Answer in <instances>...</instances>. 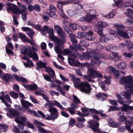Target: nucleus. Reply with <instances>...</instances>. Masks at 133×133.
<instances>
[{
    "label": "nucleus",
    "mask_w": 133,
    "mask_h": 133,
    "mask_svg": "<svg viewBox=\"0 0 133 133\" xmlns=\"http://www.w3.org/2000/svg\"><path fill=\"white\" fill-rule=\"evenodd\" d=\"M69 77L72 78V81L74 82L75 87L77 89H80V91L87 94H89L92 90L91 85L87 82H82L81 83L78 82L80 81L79 78H75L76 75L70 74H69Z\"/></svg>",
    "instance_id": "f257e3e1"
},
{
    "label": "nucleus",
    "mask_w": 133,
    "mask_h": 133,
    "mask_svg": "<svg viewBox=\"0 0 133 133\" xmlns=\"http://www.w3.org/2000/svg\"><path fill=\"white\" fill-rule=\"evenodd\" d=\"M88 72L89 75H84L83 77L89 82L95 83L94 80L91 79V77L93 78L98 77L102 78L103 77V75L100 71H97L93 68H88Z\"/></svg>",
    "instance_id": "f03ea898"
},
{
    "label": "nucleus",
    "mask_w": 133,
    "mask_h": 133,
    "mask_svg": "<svg viewBox=\"0 0 133 133\" xmlns=\"http://www.w3.org/2000/svg\"><path fill=\"white\" fill-rule=\"evenodd\" d=\"M14 106L15 109L7 108H4L5 110L9 112V113H7L6 114L7 116L10 118H13L14 116L18 115L19 114L18 111L23 113L25 111V109L20 105L15 104L14 105Z\"/></svg>",
    "instance_id": "7ed1b4c3"
},
{
    "label": "nucleus",
    "mask_w": 133,
    "mask_h": 133,
    "mask_svg": "<svg viewBox=\"0 0 133 133\" xmlns=\"http://www.w3.org/2000/svg\"><path fill=\"white\" fill-rule=\"evenodd\" d=\"M95 11L94 9L90 10L89 15H87L85 16L81 17L79 21L81 22L84 21L87 23L91 22L92 19L96 18Z\"/></svg>",
    "instance_id": "20e7f679"
},
{
    "label": "nucleus",
    "mask_w": 133,
    "mask_h": 133,
    "mask_svg": "<svg viewBox=\"0 0 133 133\" xmlns=\"http://www.w3.org/2000/svg\"><path fill=\"white\" fill-rule=\"evenodd\" d=\"M91 53L93 55L94 60L91 59V64L93 65H96L97 66H99L101 63L100 58L101 57L99 53L97 50H94L91 52Z\"/></svg>",
    "instance_id": "39448f33"
},
{
    "label": "nucleus",
    "mask_w": 133,
    "mask_h": 133,
    "mask_svg": "<svg viewBox=\"0 0 133 133\" xmlns=\"http://www.w3.org/2000/svg\"><path fill=\"white\" fill-rule=\"evenodd\" d=\"M66 33L59 26V46L64 47L63 44L66 42Z\"/></svg>",
    "instance_id": "423d86ee"
},
{
    "label": "nucleus",
    "mask_w": 133,
    "mask_h": 133,
    "mask_svg": "<svg viewBox=\"0 0 133 133\" xmlns=\"http://www.w3.org/2000/svg\"><path fill=\"white\" fill-rule=\"evenodd\" d=\"M22 53L27 55L30 58H32L36 61L38 60V57L37 54L35 52H32L30 49L27 48H24L22 51Z\"/></svg>",
    "instance_id": "0eeeda50"
},
{
    "label": "nucleus",
    "mask_w": 133,
    "mask_h": 133,
    "mask_svg": "<svg viewBox=\"0 0 133 133\" xmlns=\"http://www.w3.org/2000/svg\"><path fill=\"white\" fill-rule=\"evenodd\" d=\"M68 62L69 65L71 66L75 67H81L83 65V64L81 63L77 59H74L71 57H68Z\"/></svg>",
    "instance_id": "6e6552de"
},
{
    "label": "nucleus",
    "mask_w": 133,
    "mask_h": 133,
    "mask_svg": "<svg viewBox=\"0 0 133 133\" xmlns=\"http://www.w3.org/2000/svg\"><path fill=\"white\" fill-rule=\"evenodd\" d=\"M7 5L8 7L7 8L8 11L10 10L14 14H17L19 12V10L16 5L9 3H8Z\"/></svg>",
    "instance_id": "1a4fd4ad"
},
{
    "label": "nucleus",
    "mask_w": 133,
    "mask_h": 133,
    "mask_svg": "<svg viewBox=\"0 0 133 133\" xmlns=\"http://www.w3.org/2000/svg\"><path fill=\"white\" fill-rule=\"evenodd\" d=\"M49 37L55 42V47L54 49L56 52L57 54L58 58L57 59L58 60V38L54 35H49Z\"/></svg>",
    "instance_id": "9d476101"
},
{
    "label": "nucleus",
    "mask_w": 133,
    "mask_h": 133,
    "mask_svg": "<svg viewBox=\"0 0 133 133\" xmlns=\"http://www.w3.org/2000/svg\"><path fill=\"white\" fill-rule=\"evenodd\" d=\"M1 78L3 80H4L6 84L9 83L10 81L13 82L14 81V79L12 76L10 74L6 73L5 74L4 76L1 77Z\"/></svg>",
    "instance_id": "9b49d317"
},
{
    "label": "nucleus",
    "mask_w": 133,
    "mask_h": 133,
    "mask_svg": "<svg viewBox=\"0 0 133 133\" xmlns=\"http://www.w3.org/2000/svg\"><path fill=\"white\" fill-rule=\"evenodd\" d=\"M121 80L123 82L129 85L133 83V78L130 75L126 77L123 76L121 79Z\"/></svg>",
    "instance_id": "f8f14e48"
},
{
    "label": "nucleus",
    "mask_w": 133,
    "mask_h": 133,
    "mask_svg": "<svg viewBox=\"0 0 133 133\" xmlns=\"http://www.w3.org/2000/svg\"><path fill=\"white\" fill-rule=\"evenodd\" d=\"M24 88L29 91H33L38 89L37 85L35 83L31 84L24 85Z\"/></svg>",
    "instance_id": "ddd939ff"
},
{
    "label": "nucleus",
    "mask_w": 133,
    "mask_h": 133,
    "mask_svg": "<svg viewBox=\"0 0 133 133\" xmlns=\"http://www.w3.org/2000/svg\"><path fill=\"white\" fill-rule=\"evenodd\" d=\"M62 54L64 55H68L69 57H74V58L76 57V56L75 53L72 54L71 51L70 50L68 49H64L62 52Z\"/></svg>",
    "instance_id": "4468645a"
},
{
    "label": "nucleus",
    "mask_w": 133,
    "mask_h": 133,
    "mask_svg": "<svg viewBox=\"0 0 133 133\" xmlns=\"http://www.w3.org/2000/svg\"><path fill=\"white\" fill-rule=\"evenodd\" d=\"M49 10L50 12V17L53 18H56L57 16L55 14L56 10L54 6L52 4L50 5L49 7Z\"/></svg>",
    "instance_id": "2eb2a0df"
},
{
    "label": "nucleus",
    "mask_w": 133,
    "mask_h": 133,
    "mask_svg": "<svg viewBox=\"0 0 133 133\" xmlns=\"http://www.w3.org/2000/svg\"><path fill=\"white\" fill-rule=\"evenodd\" d=\"M71 1L70 0L63 1H59V9L60 11H63V5H65L69 4H71Z\"/></svg>",
    "instance_id": "dca6fc26"
},
{
    "label": "nucleus",
    "mask_w": 133,
    "mask_h": 133,
    "mask_svg": "<svg viewBox=\"0 0 133 133\" xmlns=\"http://www.w3.org/2000/svg\"><path fill=\"white\" fill-rule=\"evenodd\" d=\"M108 97V94L104 93L99 92L95 95V97L97 99H99V100H101L102 102L106 100V98L102 97Z\"/></svg>",
    "instance_id": "f3484780"
},
{
    "label": "nucleus",
    "mask_w": 133,
    "mask_h": 133,
    "mask_svg": "<svg viewBox=\"0 0 133 133\" xmlns=\"http://www.w3.org/2000/svg\"><path fill=\"white\" fill-rule=\"evenodd\" d=\"M21 103L22 107L25 109V108L28 109L29 108V106H32L33 105L31 103L26 101L23 99H21Z\"/></svg>",
    "instance_id": "a211bd4d"
},
{
    "label": "nucleus",
    "mask_w": 133,
    "mask_h": 133,
    "mask_svg": "<svg viewBox=\"0 0 133 133\" xmlns=\"http://www.w3.org/2000/svg\"><path fill=\"white\" fill-rule=\"evenodd\" d=\"M122 111L125 112H127L128 111L133 110V106H131L128 104H123L121 108Z\"/></svg>",
    "instance_id": "6ab92c4d"
},
{
    "label": "nucleus",
    "mask_w": 133,
    "mask_h": 133,
    "mask_svg": "<svg viewBox=\"0 0 133 133\" xmlns=\"http://www.w3.org/2000/svg\"><path fill=\"white\" fill-rule=\"evenodd\" d=\"M45 70L46 72L48 73L51 78H54L55 73L53 69L49 67H46L45 68Z\"/></svg>",
    "instance_id": "aec40b11"
},
{
    "label": "nucleus",
    "mask_w": 133,
    "mask_h": 133,
    "mask_svg": "<svg viewBox=\"0 0 133 133\" xmlns=\"http://www.w3.org/2000/svg\"><path fill=\"white\" fill-rule=\"evenodd\" d=\"M15 79L18 82H22L24 83H26L28 81L27 79L24 77H19L17 75H14Z\"/></svg>",
    "instance_id": "412c9836"
},
{
    "label": "nucleus",
    "mask_w": 133,
    "mask_h": 133,
    "mask_svg": "<svg viewBox=\"0 0 133 133\" xmlns=\"http://www.w3.org/2000/svg\"><path fill=\"white\" fill-rule=\"evenodd\" d=\"M126 46L130 52L133 53V44L132 42L128 40L126 41Z\"/></svg>",
    "instance_id": "4be33fe9"
},
{
    "label": "nucleus",
    "mask_w": 133,
    "mask_h": 133,
    "mask_svg": "<svg viewBox=\"0 0 133 133\" xmlns=\"http://www.w3.org/2000/svg\"><path fill=\"white\" fill-rule=\"evenodd\" d=\"M37 68H36V69L38 70V69H41L42 68H46V65L45 63H44L42 61H40L39 62L37 63Z\"/></svg>",
    "instance_id": "5701e85b"
},
{
    "label": "nucleus",
    "mask_w": 133,
    "mask_h": 133,
    "mask_svg": "<svg viewBox=\"0 0 133 133\" xmlns=\"http://www.w3.org/2000/svg\"><path fill=\"white\" fill-rule=\"evenodd\" d=\"M69 37L70 38L71 41L72 43L75 44L77 43V41L76 40L77 37L76 35L71 33V34H70Z\"/></svg>",
    "instance_id": "b1692460"
},
{
    "label": "nucleus",
    "mask_w": 133,
    "mask_h": 133,
    "mask_svg": "<svg viewBox=\"0 0 133 133\" xmlns=\"http://www.w3.org/2000/svg\"><path fill=\"white\" fill-rule=\"evenodd\" d=\"M15 121L18 123H19V125H20V126H19V128L17 127L18 128H19V127L20 128V130L21 129V130H23L24 127V125H25V123H24V122L23 121H20L18 118H16L15 119Z\"/></svg>",
    "instance_id": "393cba45"
},
{
    "label": "nucleus",
    "mask_w": 133,
    "mask_h": 133,
    "mask_svg": "<svg viewBox=\"0 0 133 133\" xmlns=\"http://www.w3.org/2000/svg\"><path fill=\"white\" fill-rule=\"evenodd\" d=\"M56 105L58 107V102L55 100H54V103H52L49 101L48 103H46L45 105V106H48L50 107H52Z\"/></svg>",
    "instance_id": "a878e982"
},
{
    "label": "nucleus",
    "mask_w": 133,
    "mask_h": 133,
    "mask_svg": "<svg viewBox=\"0 0 133 133\" xmlns=\"http://www.w3.org/2000/svg\"><path fill=\"white\" fill-rule=\"evenodd\" d=\"M126 125L125 126L126 129L129 131H130V128L132 125H133V123L131 121H127L125 122Z\"/></svg>",
    "instance_id": "bb28decb"
},
{
    "label": "nucleus",
    "mask_w": 133,
    "mask_h": 133,
    "mask_svg": "<svg viewBox=\"0 0 133 133\" xmlns=\"http://www.w3.org/2000/svg\"><path fill=\"white\" fill-rule=\"evenodd\" d=\"M131 94L130 92H128V91H125L123 92L122 95V96L124 97L127 100H130L131 99Z\"/></svg>",
    "instance_id": "cd10ccee"
},
{
    "label": "nucleus",
    "mask_w": 133,
    "mask_h": 133,
    "mask_svg": "<svg viewBox=\"0 0 133 133\" xmlns=\"http://www.w3.org/2000/svg\"><path fill=\"white\" fill-rule=\"evenodd\" d=\"M106 48L107 51L113 52L116 50V47L115 45H111L108 46Z\"/></svg>",
    "instance_id": "c85d7f7f"
},
{
    "label": "nucleus",
    "mask_w": 133,
    "mask_h": 133,
    "mask_svg": "<svg viewBox=\"0 0 133 133\" xmlns=\"http://www.w3.org/2000/svg\"><path fill=\"white\" fill-rule=\"evenodd\" d=\"M0 131L5 132L8 130V126L4 124H0Z\"/></svg>",
    "instance_id": "c756f323"
},
{
    "label": "nucleus",
    "mask_w": 133,
    "mask_h": 133,
    "mask_svg": "<svg viewBox=\"0 0 133 133\" xmlns=\"http://www.w3.org/2000/svg\"><path fill=\"white\" fill-rule=\"evenodd\" d=\"M82 56L84 59L87 61L89 60L91 57L90 53L88 52H83L82 54Z\"/></svg>",
    "instance_id": "7c9ffc66"
},
{
    "label": "nucleus",
    "mask_w": 133,
    "mask_h": 133,
    "mask_svg": "<svg viewBox=\"0 0 133 133\" xmlns=\"http://www.w3.org/2000/svg\"><path fill=\"white\" fill-rule=\"evenodd\" d=\"M23 64L25 67L27 68L32 67L34 66L33 63L30 59L27 61V63L23 62Z\"/></svg>",
    "instance_id": "2f4dec72"
},
{
    "label": "nucleus",
    "mask_w": 133,
    "mask_h": 133,
    "mask_svg": "<svg viewBox=\"0 0 133 133\" xmlns=\"http://www.w3.org/2000/svg\"><path fill=\"white\" fill-rule=\"evenodd\" d=\"M100 36L99 38V41L100 42L104 43L107 42L109 40V39L107 37L106 35H103Z\"/></svg>",
    "instance_id": "473e14b6"
},
{
    "label": "nucleus",
    "mask_w": 133,
    "mask_h": 133,
    "mask_svg": "<svg viewBox=\"0 0 133 133\" xmlns=\"http://www.w3.org/2000/svg\"><path fill=\"white\" fill-rule=\"evenodd\" d=\"M129 89V92L132 94L133 95V84L130 85L126 84L124 87V89Z\"/></svg>",
    "instance_id": "72a5a7b5"
},
{
    "label": "nucleus",
    "mask_w": 133,
    "mask_h": 133,
    "mask_svg": "<svg viewBox=\"0 0 133 133\" xmlns=\"http://www.w3.org/2000/svg\"><path fill=\"white\" fill-rule=\"evenodd\" d=\"M109 125L113 128H117L120 126V125L118 122L116 121L111 122L109 124Z\"/></svg>",
    "instance_id": "f704fd0d"
},
{
    "label": "nucleus",
    "mask_w": 133,
    "mask_h": 133,
    "mask_svg": "<svg viewBox=\"0 0 133 133\" xmlns=\"http://www.w3.org/2000/svg\"><path fill=\"white\" fill-rule=\"evenodd\" d=\"M97 25L98 27L103 28L104 27H106L107 25L106 22H103L102 21H99L97 22Z\"/></svg>",
    "instance_id": "c9c22d12"
},
{
    "label": "nucleus",
    "mask_w": 133,
    "mask_h": 133,
    "mask_svg": "<svg viewBox=\"0 0 133 133\" xmlns=\"http://www.w3.org/2000/svg\"><path fill=\"white\" fill-rule=\"evenodd\" d=\"M18 112L19 113V114L16 116H14V117H15L16 118H18L19 120L20 119L24 122H26V118L24 116H19L20 113H21L19 111H18Z\"/></svg>",
    "instance_id": "e433bc0d"
},
{
    "label": "nucleus",
    "mask_w": 133,
    "mask_h": 133,
    "mask_svg": "<svg viewBox=\"0 0 133 133\" xmlns=\"http://www.w3.org/2000/svg\"><path fill=\"white\" fill-rule=\"evenodd\" d=\"M127 67L126 64L125 62H121L117 65V67L120 69H123Z\"/></svg>",
    "instance_id": "4c0bfd02"
},
{
    "label": "nucleus",
    "mask_w": 133,
    "mask_h": 133,
    "mask_svg": "<svg viewBox=\"0 0 133 133\" xmlns=\"http://www.w3.org/2000/svg\"><path fill=\"white\" fill-rule=\"evenodd\" d=\"M116 97L118 100L117 102L121 104H123L124 103L123 98L121 96L120 94H119L117 95Z\"/></svg>",
    "instance_id": "58836bf2"
},
{
    "label": "nucleus",
    "mask_w": 133,
    "mask_h": 133,
    "mask_svg": "<svg viewBox=\"0 0 133 133\" xmlns=\"http://www.w3.org/2000/svg\"><path fill=\"white\" fill-rule=\"evenodd\" d=\"M35 34L34 32L32 31L31 29L28 32H27V34L29 37L30 38L32 41H34L33 39V35Z\"/></svg>",
    "instance_id": "ea45409f"
},
{
    "label": "nucleus",
    "mask_w": 133,
    "mask_h": 133,
    "mask_svg": "<svg viewBox=\"0 0 133 133\" xmlns=\"http://www.w3.org/2000/svg\"><path fill=\"white\" fill-rule=\"evenodd\" d=\"M103 28H102L97 27L96 28L95 30H96V31L97 32L99 36H101L103 35Z\"/></svg>",
    "instance_id": "a19ab883"
},
{
    "label": "nucleus",
    "mask_w": 133,
    "mask_h": 133,
    "mask_svg": "<svg viewBox=\"0 0 133 133\" xmlns=\"http://www.w3.org/2000/svg\"><path fill=\"white\" fill-rule=\"evenodd\" d=\"M115 4H113L112 5L113 6H118L119 5H121L123 3L122 1L121 0H114Z\"/></svg>",
    "instance_id": "79ce46f5"
},
{
    "label": "nucleus",
    "mask_w": 133,
    "mask_h": 133,
    "mask_svg": "<svg viewBox=\"0 0 133 133\" xmlns=\"http://www.w3.org/2000/svg\"><path fill=\"white\" fill-rule=\"evenodd\" d=\"M73 102L75 103H80L81 101L76 96L74 95H73Z\"/></svg>",
    "instance_id": "37998d69"
},
{
    "label": "nucleus",
    "mask_w": 133,
    "mask_h": 133,
    "mask_svg": "<svg viewBox=\"0 0 133 133\" xmlns=\"http://www.w3.org/2000/svg\"><path fill=\"white\" fill-rule=\"evenodd\" d=\"M9 94L10 96L12 97L14 99L17 98L18 97V94L14 91H12L10 92Z\"/></svg>",
    "instance_id": "c03bdc74"
},
{
    "label": "nucleus",
    "mask_w": 133,
    "mask_h": 133,
    "mask_svg": "<svg viewBox=\"0 0 133 133\" xmlns=\"http://www.w3.org/2000/svg\"><path fill=\"white\" fill-rule=\"evenodd\" d=\"M67 12L69 16L71 17L74 16L76 14L74 10L69 9L67 10Z\"/></svg>",
    "instance_id": "a18cd8bd"
},
{
    "label": "nucleus",
    "mask_w": 133,
    "mask_h": 133,
    "mask_svg": "<svg viewBox=\"0 0 133 133\" xmlns=\"http://www.w3.org/2000/svg\"><path fill=\"white\" fill-rule=\"evenodd\" d=\"M49 109L51 114L56 113L57 111V109L55 108L49 107Z\"/></svg>",
    "instance_id": "49530a36"
},
{
    "label": "nucleus",
    "mask_w": 133,
    "mask_h": 133,
    "mask_svg": "<svg viewBox=\"0 0 133 133\" xmlns=\"http://www.w3.org/2000/svg\"><path fill=\"white\" fill-rule=\"evenodd\" d=\"M99 84L100 85V87L104 91H107L106 89L105 84L104 82L102 81L101 82H99Z\"/></svg>",
    "instance_id": "de8ad7c7"
},
{
    "label": "nucleus",
    "mask_w": 133,
    "mask_h": 133,
    "mask_svg": "<svg viewBox=\"0 0 133 133\" xmlns=\"http://www.w3.org/2000/svg\"><path fill=\"white\" fill-rule=\"evenodd\" d=\"M38 131L40 132V133H46L47 130L43 128L40 126H38L37 127Z\"/></svg>",
    "instance_id": "09e8293b"
},
{
    "label": "nucleus",
    "mask_w": 133,
    "mask_h": 133,
    "mask_svg": "<svg viewBox=\"0 0 133 133\" xmlns=\"http://www.w3.org/2000/svg\"><path fill=\"white\" fill-rule=\"evenodd\" d=\"M76 120L73 118L70 119L69 123V125L71 127H73L75 124Z\"/></svg>",
    "instance_id": "8fccbe9b"
},
{
    "label": "nucleus",
    "mask_w": 133,
    "mask_h": 133,
    "mask_svg": "<svg viewBox=\"0 0 133 133\" xmlns=\"http://www.w3.org/2000/svg\"><path fill=\"white\" fill-rule=\"evenodd\" d=\"M64 48V47L61 46H59V58H61L62 60H63L64 59V57L60 54L62 49Z\"/></svg>",
    "instance_id": "3c124183"
},
{
    "label": "nucleus",
    "mask_w": 133,
    "mask_h": 133,
    "mask_svg": "<svg viewBox=\"0 0 133 133\" xmlns=\"http://www.w3.org/2000/svg\"><path fill=\"white\" fill-rule=\"evenodd\" d=\"M127 118L125 116L122 115L120 116L119 120L121 122H124L127 121Z\"/></svg>",
    "instance_id": "603ef678"
},
{
    "label": "nucleus",
    "mask_w": 133,
    "mask_h": 133,
    "mask_svg": "<svg viewBox=\"0 0 133 133\" xmlns=\"http://www.w3.org/2000/svg\"><path fill=\"white\" fill-rule=\"evenodd\" d=\"M5 48H6V52L7 54L8 55H14V53L13 51L12 50H11L8 48L6 46H5Z\"/></svg>",
    "instance_id": "864d4df0"
},
{
    "label": "nucleus",
    "mask_w": 133,
    "mask_h": 133,
    "mask_svg": "<svg viewBox=\"0 0 133 133\" xmlns=\"http://www.w3.org/2000/svg\"><path fill=\"white\" fill-rule=\"evenodd\" d=\"M69 26L71 28L74 30H76L77 29V25L76 24H69Z\"/></svg>",
    "instance_id": "5fc2aeb1"
},
{
    "label": "nucleus",
    "mask_w": 133,
    "mask_h": 133,
    "mask_svg": "<svg viewBox=\"0 0 133 133\" xmlns=\"http://www.w3.org/2000/svg\"><path fill=\"white\" fill-rule=\"evenodd\" d=\"M43 76L44 77V79L46 80V81L51 82H52V80L50 78V77L48 75H45L44 74H43Z\"/></svg>",
    "instance_id": "6e6d98bb"
},
{
    "label": "nucleus",
    "mask_w": 133,
    "mask_h": 133,
    "mask_svg": "<svg viewBox=\"0 0 133 133\" xmlns=\"http://www.w3.org/2000/svg\"><path fill=\"white\" fill-rule=\"evenodd\" d=\"M34 10L38 12L41 11V8L39 5L35 4L34 5Z\"/></svg>",
    "instance_id": "4d7b16f0"
},
{
    "label": "nucleus",
    "mask_w": 133,
    "mask_h": 133,
    "mask_svg": "<svg viewBox=\"0 0 133 133\" xmlns=\"http://www.w3.org/2000/svg\"><path fill=\"white\" fill-rule=\"evenodd\" d=\"M33 27L35 28L37 30L41 32L42 28L38 24H37L36 25L35 24Z\"/></svg>",
    "instance_id": "13d9d810"
},
{
    "label": "nucleus",
    "mask_w": 133,
    "mask_h": 133,
    "mask_svg": "<svg viewBox=\"0 0 133 133\" xmlns=\"http://www.w3.org/2000/svg\"><path fill=\"white\" fill-rule=\"evenodd\" d=\"M68 110L71 115H73L75 113V109L72 107H68Z\"/></svg>",
    "instance_id": "bf43d9fd"
},
{
    "label": "nucleus",
    "mask_w": 133,
    "mask_h": 133,
    "mask_svg": "<svg viewBox=\"0 0 133 133\" xmlns=\"http://www.w3.org/2000/svg\"><path fill=\"white\" fill-rule=\"evenodd\" d=\"M49 29V27L47 25H44L43 27V29H42L41 33H44L46 31L47 32Z\"/></svg>",
    "instance_id": "052dcab7"
},
{
    "label": "nucleus",
    "mask_w": 133,
    "mask_h": 133,
    "mask_svg": "<svg viewBox=\"0 0 133 133\" xmlns=\"http://www.w3.org/2000/svg\"><path fill=\"white\" fill-rule=\"evenodd\" d=\"M29 97L33 103L35 104H38L39 103L37 101L36 99L32 95H30Z\"/></svg>",
    "instance_id": "680f3d73"
},
{
    "label": "nucleus",
    "mask_w": 133,
    "mask_h": 133,
    "mask_svg": "<svg viewBox=\"0 0 133 133\" xmlns=\"http://www.w3.org/2000/svg\"><path fill=\"white\" fill-rule=\"evenodd\" d=\"M46 44L44 42H42L41 45V49L45 50L46 49Z\"/></svg>",
    "instance_id": "e2e57ef3"
},
{
    "label": "nucleus",
    "mask_w": 133,
    "mask_h": 133,
    "mask_svg": "<svg viewBox=\"0 0 133 133\" xmlns=\"http://www.w3.org/2000/svg\"><path fill=\"white\" fill-rule=\"evenodd\" d=\"M26 125L29 128H31L32 129H33L34 128V125L31 123H30L28 121L26 122Z\"/></svg>",
    "instance_id": "0e129e2a"
},
{
    "label": "nucleus",
    "mask_w": 133,
    "mask_h": 133,
    "mask_svg": "<svg viewBox=\"0 0 133 133\" xmlns=\"http://www.w3.org/2000/svg\"><path fill=\"white\" fill-rule=\"evenodd\" d=\"M93 36L90 35H89L86 33V35L85 37V39L87 40H91L92 39V36Z\"/></svg>",
    "instance_id": "69168bd1"
},
{
    "label": "nucleus",
    "mask_w": 133,
    "mask_h": 133,
    "mask_svg": "<svg viewBox=\"0 0 133 133\" xmlns=\"http://www.w3.org/2000/svg\"><path fill=\"white\" fill-rule=\"evenodd\" d=\"M109 101L110 103L113 105H117V102L113 99H109Z\"/></svg>",
    "instance_id": "338daca9"
},
{
    "label": "nucleus",
    "mask_w": 133,
    "mask_h": 133,
    "mask_svg": "<svg viewBox=\"0 0 133 133\" xmlns=\"http://www.w3.org/2000/svg\"><path fill=\"white\" fill-rule=\"evenodd\" d=\"M63 28L65 31L69 34V35H70V34H71L72 33L71 30L66 26H64Z\"/></svg>",
    "instance_id": "774afa93"
}]
</instances>
